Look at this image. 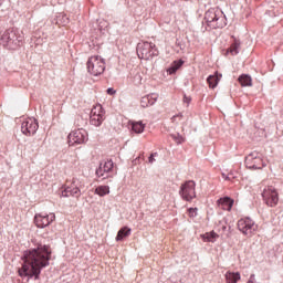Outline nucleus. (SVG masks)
<instances>
[{"instance_id":"7","label":"nucleus","mask_w":283,"mask_h":283,"mask_svg":"<svg viewBox=\"0 0 283 283\" xmlns=\"http://www.w3.org/2000/svg\"><path fill=\"white\" fill-rule=\"evenodd\" d=\"M83 187H85V185L81 179L73 178L72 182L62 191V196L64 198H67L69 196H73V198H81V190Z\"/></svg>"},{"instance_id":"6","label":"nucleus","mask_w":283,"mask_h":283,"mask_svg":"<svg viewBox=\"0 0 283 283\" xmlns=\"http://www.w3.org/2000/svg\"><path fill=\"white\" fill-rule=\"evenodd\" d=\"M238 229L243 235L251 238L258 231V224L251 218H242L238 221Z\"/></svg>"},{"instance_id":"18","label":"nucleus","mask_w":283,"mask_h":283,"mask_svg":"<svg viewBox=\"0 0 283 283\" xmlns=\"http://www.w3.org/2000/svg\"><path fill=\"white\" fill-rule=\"evenodd\" d=\"M240 45H242L240 40L234 39L231 46L226 51V54H231V56H237V54H240Z\"/></svg>"},{"instance_id":"15","label":"nucleus","mask_w":283,"mask_h":283,"mask_svg":"<svg viewBox=\"0 0 283 283\" xmlns=\"http://www.w3.org/2000/svg\"><path fill=\"white\" fill-rule=\"evenodd\" d=\"M114 169V161L112 159L104 160L99 164V167L96 169V176L98 178H109L106 174H109Z\"/></svg>"},{"instance_id":"17","label":"nucleus","mask_w":283,"mask_h":283,"mask_svg":"<svg viewBox=\"0 0 283 283\" xmlns=\"http://www.w3.org/2000/svg\"><path fill=\"white\" fill-rule=\"evenodd\" d=\"M156 101H158V94L151 93L142 97L140 105L142 107H151V105H156Z\"/></svg>"},{"instance_id":"10","label":"nucleus","mask_w":283,"mask_h":283,"mask_svg":"<svg viewBox=\"0 0 283 283\" xmlns=\"http://www.w3.org/2000/svg\"><path fill=\"white\" fill-rule=\"evenodd\" d=\"M179 195L181 196L182 200L191 202V200L196 198V182L192 180L186 181L184 185H181Z\"/></svg>"},{"instance_id":"22","label":"nucleus","mask_w":283,"mask_h":283,"mask_svg":"<svg viewBox=\"0 0 283 283\" xmlns=\"http://www.w3.org/2000/svg\"><path fill=\"white\" fill-rule=\"evenodd\" d=\"M130 234H132V229L127 227L122 228L117 233L116 241L120 242V240H125V238H128V235Z\"/></svg>"},{"instance_id":"31","label":"nucleus","mask_w":283,"mask_h":283,"mask_svg":"<svg viewBox=\"0 0 283 283\" xmlns=\"http://www.w3.org/2000/svg\"><path fill=\"white\" fill-rule=\"evenodd\" d=\"M222 178H224V180H231V178H233V174H229V175L222 174Z\"/></svg>"},{"instance_id":"26","label":"nucleus","mask_w":283,"mask_h":283,"mask_svg":"<svg viewBox=\"0 0 283 283\" xmlns=\"http://www.w3.org/2000/svg\"><path fill=\"white\" fill-rule=\"evenodd\" d=\"M208 85L209 87H211L212 90L216 88L218 86V83L220 81V77L218 75H210L208 78Z\"/></svg>"},{"instance_id":"29","label":"nucleus","mask_w":283,"mask_h":283,"mask_svg":"<svg viewBox=\"0 0 283 283\" xmlns=\"http://www.w3.org/2000/svg\"><path fill=\"white\" fill-rule=\"evenodd\" d=\"M158 156V153H153L149 157H148V163L150 165H154V163L156 161V157Z\"/></svg>"},{"instance_id":"12","label":"nucleus","mask_w":283,"mask_h":283,"mask_svg":"<svg viewBox=\"0 0 283 283\" xmlns=\"http://www.w3.org/2000/svg\"><path fill=\"white\" fill-rule=\"evenodd\" d=\"M56 220V214L54 213H45V212H40L34 216V222L39 229H45V227H50L52 222Z\"/></svg>"},{"instance_id":"25","label":"nucleus","mask_w":283,"mask_h":283,"mask_svg":"<svg viewBox=\"0 0 283 283\" xmlns=\"http://www.w3.org/2000/svg\"><path fill=\"white\" fill-rule=\"evenodd\" d=\"M95 193H96V196H99L101 198H103L105 196H109V186H98L95 189Z\"/></svg>"},{"instance_id":"1","label":"nucleus","mask_w":283,"mask_h":283,"mask_svg":"<svg viewBox=\"0 0 283 283\" xmlns=\"http://www.w3.org/2000/svg\"><path fill=\"white\" fill-rule=\"evenodd\" d=\"M52 251L48 245H38L35 249L28 250L22 256V268L19 270L20 277H34L39 280L41 270L50 264V255Z\"/></svg>"},{"instance_id":"35","label":"nucleus","mask_w":283,"mask_h":283,"mask_svg":"<svg viewBox=\"0 0 283 283\" xmlns=\"http://www.w3.org/2000/svg\"><path fill=\"white\" fill-rule=\"evenodd\" d=\"M1 1H3V0H0V3H1Z\"/></svg>"},{"instance_id":"9","label":"nucleus","mask_w":283,"mask_h":283,"mask_svg":"<svg viewBox=\"0 0 283 283\" xmlns=\"http://www.w3.org/2000/svg\"><path fill=\"white\" fill-rule=\"evenodd\" d=\"M105 120V109L101 104L95 105L91 109L90 123L94 127H101Z\"/></svg>"},{"instance_id":"2","label":"nucleus","mask_w":283,"mask_h":283,"mask_svg":"<svg viewBox=\"0 0 283 283\" xmlns=\"http://www.w3.org/2000/svg\"><path fill=\"white\" fill-rule=\"evenodd\" d=\"M21 41H23V38L19 35V31L9 29L1 35L0 44L7 50H17L21 45Z\"/></svg>"},{"instance_id":"20","label":"nucleus","mask_w":283,"mask_h":283,"mask_svg":"<svg viewBox=\"0 0 283 283\" xmlns=\"http://www.w3.org/2000/svg\"><path fill=\"white\" fill-rule=\"evenodd\" d=\"M238 81L241 87H251V85H253V80L247 74L239 76Z\"/></svg>"},{"instance_id":"8","label":"nucleus","mask_w":283,"mask_h":283,"mask_svg":"<svg viewBox=\"0 0 283 283\" xmlns=\"http://www.w3.org/2000/svg\"><path fill=\"white\" fill-rule=\"evenodd\" d=\"M262 198L268 207H277V202H280V195L273 186L264 188Z\"/></svg>"},{"instance_id":"34","label":"nucleus","mask_w":283,"mask_h":283,"mask_svg":"<svg viewBox=\"0 0 283 283\" xmlns=\"http://www.w3.org/2000/svg\"><path fill=\"white\" fill-rule=\"evenodd\" d=\"M222 230H223V231L227 230V226H223V227H222Z\"/></svg>"},{"instance_id":"5","label":"nucleus","mask_w":283,"mask_h":283,"mask_svg":"<svg viewBox=\"0 0 283 283\" xmlns=\"http://www.w3.org/2000/svg\"><path fill=\"white\" fill-rule=\"evenodd\" d=\"M206 23L213 29L224 28V17L220 11L208 10L205 14Z\"/></svg>"},{"instance_id":"13","label":"nucleus","mask_w":283,"mask_h":283,"mask_svg":"<svg viewBox=\"0 0 283 283\" xmlns=\"http://www.w3.org/2000/svg\"><path fill=\"white\" fill-rule=\"evenodd\" d=\"M39 130V122L34 118H27L22 122L21 133L24 136H34Z\"/></svg>"},{"instance_id":"28","label":"nucleus","mask_w":283,"mask_h":283,"mask_svg":"<svg viewBox=\"0 0 283 283\" xmlns=\"http://www.w3.org/2000/svg\"><path fill=\"white\" fill-rule=\"evenodd\" d=\"M188 213L190 218H196V216H198V208H190Z\"/></svg>"},{"instance_id":"14","label":"nucleus","mask_w":283,"mask_h":283,"mask_svg":"<svg viewBox=\"0 0 283 283\" xmlns=\"http://www.w3.org/2000/svg\"><path fill=\"white\" fill-rule=\"evenodd\" d=\"M245 167L248 169H262L264 164H262V155L258 151H253L245 157Z\"/></svg>"},{"instance_id":"24","label":"nucleus","mask_w":283,"mask_h":283,"mask_svg":"<svg viewBox=\"0 0 283 283\" xmlns=\"http://www.w3.org/2000/svg\"><path fill=\"white\" fill-rule=\"evenodd\" d=\"M132 130L135 134H143V132H145V124L143 122H133Z\"/></svg>"},{"instance_id":"27","label":"nucleus","mask_w":283,"mask_h":283,"mask_svg":"<svg viewBox=\"0 0 283 283\" xmlns=\"http://www.w3.org/2000/svg\"><path fill=\"white\" fill-rule=\"evenodd\" d=\"M172 140H175V143H177V145H180L181 143L185 142V138H182V136L180 134H172L170 135Z\"/></svg>"},{"instance_id":"30","label":"nucleus","mask_w":283,"mask_h":283,"mask_svg":"<svg viewBox=\"0 0 283 283\" xmlns=\"http://www.w3.org/2000/svg\"><path fill=\"white\" fill-rule=\"evenodd\" d=\"M106 92H107V94H109V96H114V94H116V90H114L112 87L107 88Z\"/></svg>"},{"instance_id":"3","label":"nucleus","mask_w":283,"mask_h":283,"mask_svg":"<svg viewBox=\"0 0 283 283\" xmlns=\"http://www.w3.org/2000/svg\"><path fill=\"white\" fill-rule=\"evenodd\" d=\"M86 67L93 76H101L105 72V59L101 55H92L86 62Z\"/></svg>"},{"instance_id":"23","label":"nucleus","mask_w":283,"mask_h":283,"mask_svg":"<svg viewBox=\"0 0 283 283\" xmlns=\"http://www.w3.org/2000/svg\"><path fill=\"white\" fill-rule=\"evenodd\" d=\"M201 238L203 242H216V240H218L220 235H218V233H216L214 231H211L202 234Z\"/></svg>"},{"instance_id":"4","label":"nucleus","mask_w":283,"mask_h":283,"mask_svg":"<svg viewBox=\"0 0 283 283\" xmlns=\"http://www.w3.org/2000/svg\"><path fill=\"white\" fill-rule=\"evenodd\" d=\"M137 55L139 59L149 61V59L158 56V49H156V44L151 42H143L137 45Z\"/></svg>"},{"instance_id":"33","label":"nucleus","mask_w":283,"mask_h":283,"mask_svg":"<svg viewBox=\"0 0 283 283\" xmlns=\"http://www.w3.org/2000/svg\"><path fill=\"white\" fill-rule=\"evenodd\" d=\"M176 118H182V114L172 116V120H176Z\"/></svg>"},{"instance_id":"11","label":"nucleus","mask_w":283,"mask_h":283,"mask_svg":"<svg viewBox=\"0 0 283 283\" xmlns=\"http://www.w3.org/2000/svg\"><path fill=\"white\" fill-rule=\"evenodd\" d=\"M67 143L72 147L74 145H83V143H87V130L80 128L77 130H73L67 136Z\"/></svg>"},{"instance_id":"19","label":"nucleus","mask_w":283,"mask_h":283,"mask_svg":"<svg viewBox=\"0 0 283 283\" xmlns=\"http://www.w3.org/2000/svg\"><path fill=\"white\" fill-rule=\"evenodd\" d=\"M241 280L240 272H227L226 273V281L227 283H238Z\"/></svg>"},{"instance_id":"21","label":"nucleus","mask_w":283,"mask_h":283,"mask_svg":"<svg viewBox=\"0 0 283 283\" xmlns=\"http://www.w3.org/2000/svg\"><path fill=\"white\" fill-rule=\"evenodd\" d=\"M184 64H185V61L182 60L172 62L170 67L167 70L168 74H176V72H178V70H180V67H182Z\"/></svg>"},{"instance_id":"32","label":"nucleus","mask_w":283,"mask_h":283,"mask_svg":"<svg viewBox=\"0 0 283 283\" xmlns=\"http://www.w3.org/2000/svg\"><path fill=\"white\" fill-rule=\"evenodd\" d=\"M184 103H191V97L185 96V97H184Z\"/></svg>"},{"instance_id":"16","label":"nucleus","mask_w":283,"mask_h":283,"mask_svg":"<svg viewBox=\"0 0 283 283\" xmlns=\"http://www.w3.org/2000/svg\"><path fill=\"white\" fill-rule=\"evenodd\" d=\"M233 199L229 197H223L217 201V205L218 208L222 209L223 211H231V209H233Z\"/></svg>"}]
</instances>
